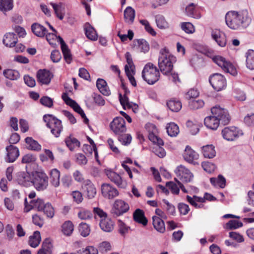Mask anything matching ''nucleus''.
<instances>
[{
  "instance_id": "nucleus-31",
  "label": "nucleus",
  "mask_w": 254,
  "mask_h": 254,
  "mask_svg": "<svg viewBox=\"0 0 254 254\" xmlns=\"http://www.w3.org/2000/svg\"><path fill=\"white\" fill-rule=\"evenodd\" d=\"M152 220L154 228L160 233H164L165 231V227L163 220L158 216H153Z\"/></svg>"
},
{
  "instance_id": "nucleus-13",
  "label": "nucleus",
  "mask_w": 254,
  "mask_h": 254,
  "mask_svg": "<svg viewBox=\"0 0 254 254\" xmlns=\"http://www.w3.org/2000/svg\"><path fill=\"white\" fill-rule=\"evenodd\" d=\"M183 157L185 161L193 165H198L199 163L197 161L199 155L195 151L192 150L190 146H187L183 153Z\"/></svg>"
},
{
  "instance_id": "nucleus-4",
  "label": "nucleus",
  "mask_w": 254,
  "mask_h": 254,
  "mask_svg": "<svg viewBox=\"0 0 254 254\" xmlns=\"http://www.w3.org/2000/svg\"><path fill=\"white\" fill-rule=\"evenodd\" d=\"M43 120L47 127L51 129V133L55 137H59L63 129L61 121L50 114L44 115Z\"/></svg>"
},
{
  "instance_id": "nucleus-7",
  "label": "nucleus",
  "mask_w": 254,
  "mask_h": 254,
  "mask_svg": "<svg viewBox=\"0 0 254 254\" xmlns=\"http://www.w3.org/2000/svg\"><path fill=\"white\" fill-rule=\"evenodd\" d=\"M212 115L219 120V122L224 125H227L230 121V117L227 110L216 106L211 109Z\"/></svg>"
},
{
  "instance_id": "nucleus-2",
  "label": "nucleus",
  "mask_w": 254,
  "mask_h": 254,
  "mask_svg": "<svg viewBox=\"0 0 254 254\" xmlns=\"http://www.w3.org/2000/svg\"><path fill=\"white\" fill-rule=\"evenodd\" d=\"M176 61V57L170 53L166 48L160 51L158 59V66L161 72L164 74L169 73L173 68V64Z\"/></svg>"
},
{
  "instance_id": "nucleus-47",
  "label": "nucleus",
  "mask_w": 254,
  "mask_h": 254,
  "mask_svg": "<svg viewBox=\"0 0 254 254\" xmlns=\"http://www.w3.org/2000/svg\"><path fill=\"white\" fill-rule=\"evenodd\" d=\"M78 230L80 234L84 237L88 236L90 232L89 226L85 223H81L79 225Z\"/></svg>"
},
{
  "instance_id": "nucleus-32",
  "label": "nucleus",
  "mask_w": 254,
  "mask_h": 254,
  "mask_svg": "<svg viewBox=\"0 0 254 254\" xmlns=\"http://www.w3.org/2000/svg\"><path fill=\"white\" fill-rule=\"evenodd\" d=\"M135 17V11L130 6H128L124 11L125 21L128 24H132Z\"/></svg>"
},
{
  "instance_id": "nucleus-3",
  "label": "nucleus",
  "mask_w": 254,
  "mask_h": 254,
  "mask_svg": "<svg viewBox=\"0 0 254 254\" xmlns=\"http://www.w3.org/2000/svg\"><path fill=\"white\" fill-rule=\"evenodd\" d=\"M143 79L149 84L152 85L158 81L160 72L157 67L151 63L145 64L142 71Z\"/></svg>"
},
{
  "instance_id": "nucleus-27",
  "label": "nucleus",
  "mask_w": 254,
  "mask_h": 254,
  "mask_svg": "<svg viewBox=\"0 0 254 254\" xmlns=\"http://www.w3.org/2000/svg\"><path fill=\"white\" fill-rule=\"evenodd\" d=\"M50 183L54 187L57 188L60 184V172L57 169H53L50 172Z\"/></svg>"
},
{
  "instance_id": "nucleus-16",
  "label": "nucleus",
  "mask_w": 254,
  "mask_h": 254,
  "mask_svg": "<svg viewBox=\"0 0 254 254\" xmlns=\"http://www.w3.org/2000/svg\"><path fill=\"white\" fill-rule=\"evenodd\" d=\"M82 188L88 198L91 199L95 197L96 194V190L91 181L85 180L83 182Z\"/></svg>"
},
{
  "instance_id": "nucleus-56",
  "label": "nucleus",
  "mask_w": 254,
  "mask_h": 254,
  "mask_svg": "<svg viewBox=\"0 0 254 254\" xmlns=\"http://www.w3.org/2000/svg\"><path fill=\"white\" fill-rule=\"evenodd\" d=\"M152 151L160 158H163L166 155L165 150L159 145H154L152 148Z\"/></svg>"
},
{
  "instance_id": "nucleus-59",
  "label": "nucleus",
  "mask_w": 254,
  "mask_h": 254,
  "mask_svg": "<svg viewBox=\"0 0 254 254\" xmlns=\"http://www.w3.org/2000/svg\"><path fill=\"white\" fill-rule=\"evenodd\" d=\"M76 162L79 165H85L87 163L86 156L82 153H77L75 155Z\"/></svg>"
},
{
  "instance_id": "nucleus-49",
  "label": "nucleus",
  "mask_w": 254,
  "mask_h": 254,
  "mask_svg": "<svg viewBox=\"0 0 254 254\" xmlns=\"http://www.w3.org/2000/svg\"><path fill=\"white\" fill-rule=\"evenodd\" d=\"M42 211L48 218H52L54 216V209L50 203H46Z\"/></svg>"
},
{
  "instance_id": "nucleus-63",
  "label": "nucleus",
  "mask_w": 254,
  "mask_h": 254,
  "mask_svg": "<svg viewBox=\"0 0 254 254\" xmlns=\"http://www.w3.org/2000/svg\"><path fill=\"white\" fill-rule=\"evenodd\" d=\"M140 23H141L144 26L145 29L146 31H147L149 33L153 36H155L156 35V32L152 28V27L150 26L148 21L146 20H140Z\"/></svg>"
},
{
  "instance_id": "nucleus-28",
  "label": "nucleus",
  "mask_w": 254,
  "mask_h": 254,
  "mask_svg": "<svg viewBox=\"0 0 254 254\" xmlns=\"http://www.w3.org/2000/svg\"><path fill=\"white\" fill-rule=\"evenodd\" d=\"M96 86L100 92L105 96H109L111 92L106 81L103 79L99 78L97 80Z\"/></svg>"
},
{
  "instance_id": "nucleus-43",
  "label": "nucleus",
  "mask_w": 254,
  "mask_h": 254,
  "mask_svg": "<svg viewBox=\"0 0 254 254\" xmlns=\"http://www.w3.org/2000/svg\"><path fill=\"white\" fill-rule=\"evenodd\" d=\"M65 143L70 150H73L75 147L80 146V142L75 138L69 136L65 139Z\"/></svg>"
},
{
  "instance_id": "nucleus-48",
  "label": "nucleus",
  "mask_w": 254,
  "mask_h": 254,
  "mask_svg": "<svg viewBox=\"0 0 254 254\" xmlns=\"http://www.w3.org/2000/svg\"><path fill=\"white\" fill-rule=\"evenodd\" d=\"M186 199L190 205L194 207L196 206L197 202L203 203L204 200L201 197L196 195L191 197L188 195L186 196Z\"/></svg>"
},
{
  "instance_id": "nucleus-17",
  "label": "nucleus",
  "mask_w": 254,
  "mask_h": 254,
  "mask_svg": "<svg viewBox=\"0 0 254 254\" xmlns=\"http://www.w3.org/2000/svg\"><path fill=\"white\" fill-rule=\"evenodd\" d=\"M37 80L44 84H49L52 77L51 73L46 69H40L37 72Z\"/></svg>"
},
{
  "instance_id": "nucleus-11",
  "label": "nucleus",
  "mask_w": 254,
  "mask_h": 254,
  "mask_svg": "<svg viewBox=\"0 0 254 254\" xmlns=\"http://www.w3.org/2000/svg\"><path fill=\"white\" fill-rule=\"evenodd\" d=\"M175 173L179 179L184 183L190 182L192 180V174L183 165L178 166L175 170Z\"/></svg>"
},
{
  "instance_id": "nucleus-58",
  "label": "nucleus",
  "mask_w": 254,
  "mask_h": 254,
  "mask_svg": "<svg viewBox=\"0 0 254 254\" xmlns=\"http://www.w3.org/2000/svg\"><path fill=\"white\" fill-rule=\"evenodd\" d=\"M111 249V246L108 242H103L101 243L99 246L98 251L102 253H107L108 251H110Z\"/></svg>"
},
{
  "instance_id": "nucleus-5",
  "label": "nucleus",
  "mask_w": 254,
  "mask_h": 254,
  "mask_svg": "<svg viewBox=\"0 0 254 254\" xmlns=\"http://www.w3.org/2000/svg\"><path fill=\"white\" fill-rule=\"evenodd\" d=\"M35 189L39 190H43L48 186V177L43 172H35L33 174V179L31 181Z\"/></svg>"
},
{
  "instance_id": "nucleus-45",
  "label": "nucleus",
  "mask_w": 254,
  "mask_h": 254,
  "mask_svg": "<svg viewBox=\"0 0 254 254\" xmlns=\"http://www.w3.org/2000/svg\"><path fill=\"white\" fill-rule=\"evenodd\" d=\"M13 7L12 0H0V10L6 11Z\"/></svg>"
},
{
  "instance_id": "nucleus-30",
  "label": "nucleus",
  "mask_w": 254,
  "mask_h": 254,
  "mask_svg": "<svg viewBox=\"0 0 254 254\" xmlns=\"http://www.w3.org/2000/svg\"><path fill=\"white\" fill-rule=\"evenodd\" d=\"M214 146L212 144L207 145L202 147L203 156L205 158H212L216 155Z\"/></svg>"
},
{
  "instance_id": "nucleus-61",
  "label": "nucleus",
  "mask_w": 254,
  "mask_h": 254,
  "mask_svg": "<svg viewBox=\"0 0 254 254\" xmlns=\"http://www.w3.org/2000/svg\"><path fill=\"white\" fill-rule=\"evenodd\" d=\"M199 95V92L197 90L194 89H190L185 94V98L187 100H191L192 98H195Z\"/></svg>"
},
{
  "instance_id": "nucleus-40",
  "label": "nucleus",
  "mask_w": 254,
  "mask_h": 254,
  "mask_svg": "<svg viewBox=\"0 0 254 254\" xmlns=\"http://www.w3.org/2000/svg\"><path fill=\"white\" fill-rule=\"evenodd\" d=\"M40 241V233L39 231H35L33 236H30L29 244L32 247L36 248L39 245Z\"/></svg>"
},
{
  "instance_id": "nucleus-20",
  "label": "nucleus",
  "mask_w": 254,
  "mask_h": 254,
  "mask_svg": "<svg viewBox=\"0 0 254 254\" xmlns=\"http://www.w3.org/2000/svg\"><path fill=\"white\" fill-rule=\"evenodd\" d=\"M58 38L59 39V41L61 45V49L64 55V59L67 64H70L72 60L70 51L63 38L60 36H59Z\"/></svg>"
},
{
  "instance_id": "nucleus-18",
  "label": "nucleus",
  "mask_w": 254,
  "mask_h": 254,
  "mask_svg": "<svg viewBox=\"0 0 254 254\" xmlns=\"http://www.w3.org/2000/svg\"><path fill=\"white\" fill-rule=\"evenodd\" d=\"M124 89L125 90V93L124 97H122L121 94L120 95V103L124 109H126V107L128 109L132 108L133 112H135V110L137 109L138 106L137 104L129 101L128 98L127 97V94L129 93V91L127 90L126 88H124Z\"/></svg>"
},
{
  "instance_id": "nucleus-55",
  "label": "nucleus",
  "mask_w": 254,
  "mask_h": 254,
  "mask_svg": "<svg viewBox=\"0 0 254 254\" xmlns=\"http://www.w3.org/2000/svg\"><path fill=\"white\" fill-rule=\"evenodd\" d=\"M181 28L187 33H193L195 31L193 25L190 22L182 23Z\"/></svg>"
},
{
  "instance_id": "nucleus-6",
  "label": "nucleus",
  "mask_w": 254,
  "mask_h": 254,
  "mask_svg": "<svg viewBox=\"0 0 254 254\" xmlns=\"http://www.w3.org/2000/svg\"><path fill=\"white\" fill-rule=\"evenodd\" d=\"M213 61L220 67L225 72L233 76L237 75V70L231 63L220 56H216L212 58Z\"/></svg>"
},
{
  "instance_id": "nucleus-64",
  "label": "nucleus",
  "mask_w": 254,
  "mask_h": 254,
  "mask_svg": "<svg viewBox=\"0 0 254 254\" xmlns=\"http://www.w3.org/2000/svg\"><path fill=\"white\" fill-rule=\"evenodd\" d=\"M81 254H98V250L92 246L86 247L85 249L80 250Z\"/></svg>"
},
{
  "instance_id": "nucleus-41",
  "label": "nucleus",
  "mask_w": 254,
  "mask_h": 254,
  "mask_svg": "<svg viewBox=\"0 0 254 254\" xmlns=\"http://www.w3.org/2000/svg\"><path fill=\"white\" fill-rule=\"evenodd\" d=\"M246 66L250 70H254V50H249L247 53Z\"/></svg>"
},
{
  "instance_id": "nucleus-24",
  "label": "nucleus",
  "mask_w": 254,
  "mask_h": 254,
  "mask_svg": "<svg viewBox=\"0 0 254 254\" xmlns=\"http://www.w3.org/2000/svg\"><path fill=\"white\" fill-rule=\"evenodd\" d=\"M133 218L136 222L141 224L143 226H146L147 224V219L145 217L144 212L142 210L140 209H136L133 212Z\"/></svg>"
},
{
  "instance_id": "nucleus-33",
  "label": "nucleus",
  "mask_w": 254,
  "mask_h": 254,
  "mask_svg": "<svg viewBox=\"0 0 254 254\" xmlns=\"http://www.w3.org/2000/svg\"><path fill=\"white\" fill-rule=\"evenodd\" d=\"M168 108L172 112H178L182 108V103L178 100L172 99L167 103Z\"/></svg>"
},
{
  "instance_id": "nucleus-62",
  "label": "nucleus",
  "mask_w": 254,
  "mask_h": 254,
  "mask_svg": "<svg viewBox=\"0 0 254 254\" xmlns=\"http://www.w3.org/2000/svg\"><path fill=\"white\" fill-rule=\"evenodd\" d=\"M166 186L171 190L173 193L178 194L180 192V189L178 185L173 182H168L166 184Z\"/></svg>"
},
{
  "instance_id": "nucleus-34",
  "label": "nucleus",
  "mask_w": 254,
  "mask_h": 254,
  "mask_svg": "<svg viewBox=\"0 0 254 254\" xmlns=\"http://www.w3.org/2000/svg\"><path fill=\"white\" fill-rule=\"evenodd\" d=\"M4 44L8 47H14L16 44L15 35L13 33H7L3 40Z\"/></svg>"
},
{
  "instance_id": "nucleus-9",
  "label": "nucleus",
  "mask_w": 254,
  "mask_h": 254,
  "mask_svg": "<svg viewBox=\"0 0 254 254\" xmlns=\"http://www.w3.org/2000/svg\"><path fill=\"white\" fill-rule=\"evenodd\" d=\"M243 134L242 131L235 127H226L222 130L223 138L228 141H234Z\"/></svg>"
},
{
  "instance_id": "nucleus-50",
  "label": "nucleus",
  "mask_w": 254,
  "mask_h": 254,
  "mask_svg": "<svg viewBox=\"0 0 254 254\" xmlns=\"http://www.w3.org/2000/svg\"><path fill=\"white\" fill-rule=\"evenodd\" d=\"M136 41L141 52L145 53L149 50V45L146 41L144 39H138Z\"/></svg>"
},
{
  "instance_id": "nucleus-38",
  "label": "nucleus",
  "mask_w": 254,
  "mask_h": 254,
  "mask_svg": "<svg viewBox=\"0 0 254 254\" xmlns=\"http://www.w3.org/2000/svg\"><path fill=\"white\" fill-rule=\"evenodd\" d=\"M51 4L52 5L53 8L55 11V12L57 16L60 19L62 20L64 17V7L62 3L56 4L51 3Z\"/></svg>"
},
{
  "instance_id": "nucleus-35",
  "label": "nucleus",
  "mask_w": 254,
  "mask_h": 254,
  "mask_svg": "<svg viewBox=\"0 0 254 254\" xmlns=\"http://www.w3.org/2000/svg\"><path fill=\"white\" fill-rule=\"evenodd\" d=\"M85 34L87 37L93 41H95L98 38V36L95 30L90 25L87 24L85 27Z\"/></svg>"
},
{
  "instance_id": "nucleus-1",
  "label": "nucleus",
  "mask_w": 254,
  "mask_h": 254,
  "mask_svg": "<svg viewBox=\"0 0 254 254\" xmlns=\"http://www.w3.org/2000/svg\"><path fill=\"white\" fill-rule=\"evenodd\" d=\"M225 20L227 25L234 30L246 28L251 22V18L246 10L229 11L225 16Z\"/></svg>"
},
{
  "instance_id": "nucleus-8",
  "label": "nucleus",
  "mask_w": 254,
  "mask_h": 254,
  "mask_svg": "<svg viewBox=\"0 0 254 254\" xmlns=\"http://www.w3.org/2000/svg\"><path fill=\"white\" fill-rule=\"evenodd\" d=\"M112 131L116 134L119 135L126 132L127 128L125 120L122 117H116L110 124Z\"/></svg>"
},
{
  "instance_id": "nucleus-29",
  "label": "nucleus",
  "mask_w": 254,
  "mask_h": 254,
  "mask_svg": "<svg viewBox=\"0 0 254 254\" xmlns=\"http://www.w3.org/2000/svg\"><path fill=\"white\" fill-rule=\"evenodd\" d=\"M53 245L49 239H46L43 243L42 248L40 249L37 254H51Z\"/></svg>"
},
{
  "instance_id": "nucleus-37",
  "label": "nucleus",
  "mask_w": 254,
  "mask_h": 254,
  "mask_svg": "<svg viewBox=\"0 0 254 254\" xmlns=\"http://www.w3.org/2000/svg\"><path fill=\"white\" fill-rule=\"evenodd\" d=\"M7 151V161L13 162L16 160V147L15 146L10 145L6 147Z\"/></svg>"
},
{
  "instance_id": "nucleus-12",
  "label": "nucleus",
  "mask_w": 254,
  "mask_h": 254,
  "mask_svg": "<svg viewBox=\"0 0 254 254\" xmlns=\"http://www.w3.org/2000/svg\"><path fill=\"white\" fill-rule=\"evenodd\" d=\"M129 209V206L127 203L123 200L118 199L114 203L112 212L116 216H120L127 212Z\"/></svg>"
},
{
  "instance_id": "nucleus-52",
  "label": "nucleus",
  "mask_w": 254,
  "mask_h": 254,
  "mask_svg": "<svg viewBox=\"0 0 254 254\" xmlns=\"http://www.w3.org/2000/svg\"><path fill=\"white\" fill-rule=\"evenodd\" d=\"M125 57L127 60V64L128 67V69L133 74H135V66L133 64L132 59L131 58V55L129 52H127L125 55Z\"/></svg>"
},
{
  "instance_id": "nucleus-25",
  "label": "nucleus",
  "mask_w": 254,
  "mask_h": 254,
  "mask_svg": "<svg viewBox=\"0 0 254 254\" xmlns=\"http://www.w3.org/2000/svg\"><path fill=\"white\" fill-rule=\"evenodd\" d=\"M100 226L103 231L110 232L114 229V223L109 218L106 217L101 220Z\"/></svg>"
},
{
  "instance_id": "nucleus-53",
  "label": "nucleus",
  "mask_w": 254,
  "mask_h": 254,
  "mask_svg": "<svg viewBox=\"0 0 254 254\" xmlns=\"http://www.w3.org/2000/svg\"><path fill=\"white\" fill-rule=\"evenodd\" d=\"M118 140L124 145H127L131 142V136L129 134L122 133L118 135Z\"/></svg>"
},
{
  "instance_id": "nucleus-51",
  "label": "nucleus",
  "mask_w": 254,
  "mask_h": 254,
  "mask_svg": "<svg viewBox=\"0 0 254 254\" xmlns=\"http://www.w3.org/2000/svg\"><path fill=\"white\" fill-rule=\"evenodd\" d=\"M156 22L158 28L160 29H165L168 27V23L162 15L156 16Z\"/></svg>"
},
{
  "instance_id": "nucleus-54",
  "label": "nucleus",
  "mask_w": 254,
  "mask_h": 254,
  "mask_svg": "<svg viewBox=\"0 0 254 254\" xmlns=\"http://www.w3.org/2000/svg\"><path fill=\"white\" fill-rule=\"evenodd\" d=\"M72 108L73 109V110L78 113L81 117L84 119V122L85 124H88L89 120L87 118L83 110L80 108V107L76 103H75V105H74Z\"/></svg>"
},
{
  "instance_id": "nucleus-21",
  "label": "nucleus",
  "mask_w": 254,
  "mask_h": 254,
  "mask_svg": "<svg viewBox=\"0 0 254 254\" xmlns=\"http://www.w3.org/2000/svg\"><path fill=\"white\" fill-rule=\"evenodd\" d=\"M17 181L19 185L28 187L30 185L32 181L30 175L27 172H22L18 173Z\"/></svg>"
},
{
  "instance_id": "nucleus-60",
  "label": "nucleus",
  "mask_w": 254,
  "mask_h": 254,
  "mask_svg": "<svg viewBox=\"0 0 254 254\" xmlns=\"http://www.w3.org/2000/svg\"><path fill=\"white\" fill-rule=\"evenodd\" d=\"M201 166L204 170L209 173H212L215 169V165L209 162H203L202 163Z\"/></svg>"
},
{
  "instance_id": "nucleus-15",
  "label": "nucleus",
  "mask_w": 254,
  "mask_h": 254,
  "mask_svg": "<svg viewBox=\"0 0 254 254\" xmlns=\"http://www.w3.org/2000/svg\"><path fill=\"white\" fill-rule=\"evenodd\" d=\"M25 202V209L26 212L30 211L32 209H35L38 211H42L43 208L46 204L43 200L41 198H37L34 200H31L28 203L27 199L26 198L24 199Z\"/></svg>"
},
{
  "instance_id": "nucleus-44",
  "label": "nucleus",
  "mask_w": 254,
  "mask_h": 254,
  "mask_svg": "<svg viewBox=\"0 0 254 254\" xmlns=\"http://www.w3.org/2000/svg\"><path fill=\"white\" fill-rule=\"evenodd\" d=\"M25 140L26 143L29 145L28 148L30 149L36 151L41 150V145L37 141L33 139L32 137H27Z\"/></svg>"
},
{
  "instance_id": "nucleus-10",
  "label": "nucleus",
  "mask_w": 254,
  "mask_h": 254,
  "mask_svg": "<svg viewBox=\"0 0 254 254\" xmlns=\"http://www.w3.org/2000/svg\"><path fill=\"white\" fill-rule=\"evenodd\" d=\"M209 82L213 88L219 91L226 87V80L221 74L215 73L209 77Z\"/></svg>"
},
{
  "instance_id": "nucleus-22",
  "label": "nucleus",
  "mask_w": 254,
  "mask_h": 254,
  "mask_svg": "<svg viewBox=\"0 0 254 254\" xmlns=\"http://www.w3.org/2000/svg\"><path fill=\"white\" fill-rule=\"evenodd\" d=\"M108 178L119 187H123V181L121 177L116 172L111 170H106Z\"/></svg>"
},
{
  "instance_id": "nucleus-23",
  "label": "nucleus",
  "mask_w": 254,
  "mask_h": 254,
  "mask_svg": "<svg viewBox=\"0 0 254 254\" xmlns=\"http://www.w3.org/2000/svg\"><path fill=\"white\" fill-rule=\"evenodd\" d=\"M204 122L205 126L212 130L216 129L220 124L219 120L213 115L206 117Z\"/></svg>"
},
{
  "instance_id": "nucleus-57",
  "label": "nucleus",
  "mask_w": 254,
  "mask_h": 254,
  "mask_svg": "<svg viewBox=\"0 0 254 254\" xmlns=\"http://www.w3.org/2000/svg\"><path fill=\"white\" fill-rule=\"evenodd\" d=\"M186 126L189 128L190 131L192 134H196L199 131L198 126L196 124H194L191 121H188L186 123Z\"/></svg>"
},
{
  "instance_id": "nucleus-26",
  "label": "nucleus",
  "mask_w": 254,
  "mask_h": 254,
  "mask_svg": "<svg viewBox=\"0 0 254 254\" xmlns=\"http://www.w3.org/2000/svg\"><path fill=\"white\" fill-rule=\"evenodd\" d=\"M31 30L36 36L39 37H43L47 32V29L38 23L32 24Z\"/></svg>"
},
{
  "instance_id": "nucleus-46",
  "label": "nucleus",
  "mask_w": 254,
  "mask_h": 254,
  "mask_svg": "<svg viewBox=\"0 0 254 254\" xmlns=\"http://www.w3.org/2000/svg\"><path fill=\"white\" fill-rule=\"evenodd\" d=\"M204 102L202 100H191L189 103V107L192 110H197L203 107Z\"/></svg>"
},
{
  "instance_id": "nucleus-42",
  "label": "nucleus",
  "mask_w": 254,
  "mask_h": 254,
  "mask_svg": "<svg viewBox=\"0 0 254 254\" xmlns=\"http://www.w3.org/2000/svg\"><path fill=\"white\" fill-rule=\"evenodd\" d=\"M74 230V226L72 223L70 221H65L62 226V231L66 236H69Z\"/></svg>"
},
{
  "instance_id": "nucleus-39",
  "label": "nucleus",
  "mask_w": 254,
  "mask_h": 254,
  "mask_svg": "<svg viewBox=\"0 0 254 254\" xmlns=\"http://www.w3.org/2000/svg\"><path fill=\"white\" fill-rule=\"evenodd\" d=\"M167 132L170 136H176L179 132L178 126L174 123L168 124L166 127Z\"/></svg>"
},
{
  "instance_id": "nucleus-14",
  "label": "nucleus",
  "mask_w": 254,
  "mask_h": 254,
  "mask_svg": "<svg viewBox=\"0 0 254 254\" xmlns=\"http://www.w3.org/2000/svg\"><path fill=\"white\" fill-rule=\"evenodd\" d=\"M101 192L103 196L108 199H113L119 195V191L117 189L109 184L102 185Z\"/></svg>"
},
{
  "instance_id": "nucleus-19",
  "label": "nucleus",
  "mask_w": 254,
  "mask_h": 254,
  "mask_svg": "<svg viewBox=\"0 0 254 254\" xmlns=\"http://www.w3.org/2000/svg\"><path fill=\"white\" fill-rule=\"evenodd\" d=\"M212 38L220 47H224L227 43L225 34L218 30H213L211 32Z\"/></svg>"
},
{
  "instance_id": "nucleus-36",
  "label": "nucleus",
  "mask_w": 254,
  "mask_h": 254,
  "mask_svg": "<svg viewBox=\"0 0 254 254\" xmlns=\"http://www.w3.org/2000/svg\"><path fill=\"white\" fill-rule=\"evenodd\" d=\"M210 181L214 186H218L221 188H224L226 186V180L221 175H219L217 178H210Z\"/></svg>"
}]
</instances>
